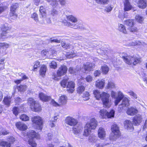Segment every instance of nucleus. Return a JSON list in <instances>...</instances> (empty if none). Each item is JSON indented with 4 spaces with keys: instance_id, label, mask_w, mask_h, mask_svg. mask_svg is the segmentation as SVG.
<instances>
[{
    "instance_id": "nucleus-1",
    "label": "nucleus",
    "mask_w": 147,
    "mask_h": 147,
    "mask_svg": "<svg viewBox=\"0 0 147 147\" xmlns=\"http://www.w3.org/2000/svg\"><path fill=\"white\" fill-rule=\"evenodd\" d=\"M66 18L67 20L71 22V23L67 22L65 23V25L75 29L83 30L84 29V27L82 24L76 23L78 21L77 18L72 15L67 16Z\"/></svg>"
},
{
    "instance_id": "nucleus-2",
    "label": "nucleus",
    "mask_w": 147,
    "mask_h": 147,
    "mask_svg": "<svg viewBox=\"0 0 147 147\" xmlns=\"http://www.w3.org/2000/svg\"><path fill=\"white\" fill-rule=\"evenodd\" d=\"M122 58L125 62L128 65H135L141 61V58L135 55L131 56L125 54L122 56Z\"/></svg>"
},
{
    "instance_id": "nucleus-3",
    "label": "nucleus",
    "mask_w": 147,
    "mask_h": 147,
    "mask_svg": "<svg viewBox=\"0 0 147 147\" xmlns=\"http://www.w3.org/2000/svg\"><path fill=\"white\" fill-rule=\"evenodd\" d=\"M28 104L33 111L39 112L42 110L41 106L40 103L32 98H30L28 99Z\"/></svg>"
},
{
    "instance_id": "nucleus-4",
    "label": "nucleus",
    "mask_w": 147,
    "mask_h": 147,
    "mask_svg": "<svg viewBox=\"0 0 147 147\" xmlns=\"http://www.w3.org/2000/svg\"><path fill=\"white\" fill-rule=\"evenodd\" d=\"M32 121L33 123L35 125V128L38 130H41L42 128L43 120L39 116H35L31 118Z\"/></svg>"
},
{
    "instance_id": "nucleus-5",
    "label": "nucleus",
    "mask_w": 147,
    "mask_h": 147,
    "mask_svg": "<svg viewBox=\"0 0 147 147\" xmlns=\"http://www.w3.org/2000/svg\"><path fill=\"white\" fill-rule=\"evenodd\" d=\"M103 97L101 98L104 106L106 108H109L112 104L111 100L109 99L110 95L105 92H103Z\"/></svg>"
},
{
    "instance_id": "nucleus-6",
    "label": "nucleus",
    "mask_w": 147,
    "mask_h": 147,
    "mask_svg": "<svg viewBox=\"0 0 147 147\" xmlns=\"http://www.w3.org/2000/svg\"><path fill=\"white\" fill-rule=\"evenodd\" d=\"M100 117L103 118H110L113 117L114 116V111L111 110L109 112H108L105 109L101 110L99 111Z\"/></svg>"
},
{
    "instance_id": "nucleus-7",
    "label": "nucleus",
    "mask_w": 147,
    "mask_h": 147,
    "mask_svg": "<svg viewBox=\"0 0 147 147\" xmlns=\"http://www.w3.org/2000/svg\"><path fill=\"white\" fill-rule=\"evenodd\" d=\"M95 64L92 63H84L83 64V66L81 67V71H90L92 70L95 67Z\"/></svg>"
},
{
    "instance_id": "nucleus-8",
    "label": "nucleus",
    "mask_w": 147,
    "mask_h": 147,
    "mask_svg": "<svg viewBox=\"0 0 147 147\" xmlns=\"http://www.w3.org/2000/svg\"><path fill=\"white\" fill-rule=\"evenodd\" d=\"M45 15V14L43 15H42V16L40 17L41 19L39 21L38 23L45 25H49L52 23L51 18L46 16Z\"/></svg>"
},
{
    "instance_id": "nucleus-9",
    "label": "nucleus",
    "mask_w": 147,
    "mask_h": 147,
    "mask_svg": "<svg viewBox=\"0 0 147 147\" xmlns=\"http://www.w3.org/2000/svg\"><path fill=\"white\" fill-rule=\"evenodd\" d=\"M67 70V67L64 65H61L59 67L57 71V75L59 77H61L66 74Z\"/></svg>"
},
{
    "instance_id": "nucleus-10",
    "label": "nucleus",
    "mask_w": 147,
    "mask_h": 147,
    "mask_svg": "<svg viewBox=\"0 0 147 147\" xmlns=\"http://www.w3.org/2000/svg\"><path fill=\"white\" fill-rule=\"evenodd\" d=\"M19 7L18 4L17 3H15L11 6L10 7V13L11 16H13L15 18H16L17 17V15L15 13L16 9Z\"/></svg>"
},
{
    "instance_id": "nucleus-11",
    "label": "nucleus",
    "mask_w": 147,
    "mask_h": 147,
    "mask_svg": "<svg viewBox=\"0 0 147 147\" xmlns=\"http://www.w3.org/2000/svg\"><path fill=\"white\" fill-rule=\"evenodd\" d=\"M91 129H94L97 125V122L94 118L91 119L89 123H88L85 125Z\"/></svg>"
},
{
    "instance_id": "nucleus-12",
    "label": "nucleus",
    "mask_w": 147,
    "mask_h": 147,
    "mask_svg": "<svg viewBox=\"0 0 147 147\" xmlns=\"http://www.w3.org/2000/svg\"><path fill=\"white\" fill-rule=\"evenodd\" d=\"M124 126L125 129L131 131H132L134 129L133 123L129 120H127L124 122Z\"/></svg>"
},
{
    "instance_id": "nucleus-13",
    "label": "nucleus",
    "mask_w": 147,
    "mask_h": 147,
    "mask_svg": "<svg viewBox=\"0 0 147 147\" xmlns=\"http://www.w3.org/2000/svg\"><path fill=\"white\" fill-rule=\"evenodd\" d=\"M66 123L70 126H75L78 122L76 119L72 117H67L65 119Z\"/></svg>"
},
{
    "instance_id": "nucleus-14",
    "label": "nucleus",
    "mask_w": 147,
    "mask_h": 147,
    "mask_svg": "<svg viewBox=\"0 0 147 147\" xmlns=\"http://www.w3.org/2000/svg\"><path fill=\"white\" fill-rule=\"evenodd\" d=\"M81 67L77 65L76 67H71L68 70L69 72L71 74L76 75L80 71H81Z\"/></svg>"
},
{
    "instance_id": "nucleus-15",
    "label": "nucleus",
    "mask_w": 147,
    "mask_h": 147,
    "mask_svg": "<svg viewBox=\"0 0 147 147\" xmlns=\"http://www.w3.org/2000/svg\"><path fill=\"white\" fill-rule=\"evenodd\" d=\"M133 120V123L134 125H138L142 121V116L139 114L136 115L134 117Z\"/></svg>"
},
{
    "instance_id": "nucleus-16",
    "label": "nucleus",
    "mask_w": 147,
    "mask_h": 147,
    "mask_svg": "<svg viewBox=\"0 0 147 147\" xmlns=\"http://www.w3.org/2000/svg\"><path fill=\"white\" fill-rule=\"evenodd\" d=\"M122 103L119 105L120 108H123L124 107H127L129 105V100L126 97H124L122 99Z\"/></svg>"
},
{
    "instance_id": "nucleus-17",
    "label": "nucleus",
    "mask_w": 147,
    "mask_h": 147,
    "mask_svg": "<svg viewBox=\"0 0 147 147\" xmlns=\"http://www.w3.org/2000/svg\"><path fill=\"white\" fill-rule=\"evenodd\" d=\"M16 126L18 129L21 131H24L27 128V125L21 122H18L16 123Z\"/></svg>"
},
{
    "instance_id": "nucleus-18",
    "label": "nucleus",
    "mask_w": 147,
    "mask_h": 147,
    "mask_svg": "<svg viewBox=\"0 0 147 147\" xmlns=\"http://www.w3.org/2000/svg\"><path fill=\"white\" fill-rule=\"evenodd\" d=\"M137 4L139 8L142 9H144L147 6V0H138Z\"/></svg>"
},
{
    "instance_id": "nucleus-19",
    "label": "nucleus",
    "mask_w": 147,
    "mask_h": 147,
    "mask_svg": "<svg viewBox=\"0 0 147 147\" xmlns=\"http://www.w3.org/2000/svg\"><path fill=\"white\" fill-rule=\"evenodd\" d=\"M124 97L123 94L120 92L118 93L117 96L115 98L114 101V103L115 106L117 105L119 102Z\"/></svg>"
},
{
    "instance_id": "nucleus-20",
    "label": "nucleus",
    "mask_w": 147,
    "mask_h": 147,
    "mask_svg": "<svg viewBox=\"0 0 147 147\" xmlns=\"http://www.w3.org/2000/svg\"><path fill=\"white\" fill-rule=\"evenodd\" d=\"M138 110L133 107L129 108L126 111V113L128 115L133 116L137 113Z\"/></svg>"
},
{
    "instance_id": "nucleus-21",
    "label": "nucleus",
    "mask_w": 147,
    "mask_h": 147,
    "mask_svg": "<svg viewBox=\"0 0 147 147\" xmlns=\"http://www.w3.org/2000/svg\"><path fill=\"white\" fill-rule=\"evenodd\" d=\"M106 135L105 129L102 127H100L98 130V136L101 139H103L105 137Z\"/></svg>"
},
{
    "instance_id": "nucleus-22",
    "label": "nucleus",
    "mask_w": 147,
    "mask_h": 147,
    "mask_svg": "<svg viewBox=\"0 0 147 147\" xmlns=\"http://www.w3.org/2000/svg\"><path fill=\"white\" fill-rule=\"evenodd\" d=\"M11 28V27L7 25H5L3 26L2 28V32L1 34V36L2 37L6 36V34L9 32Z\"/></svg>"
},
{
    "instance_id": "nucleus-23",
    "label": "nucleus",
    "mask_w": 147,
    "mask_h": 147,
    "mask_svg": "<svg viewBox=\"0 0 147 147\" xmlns=\"http://www.w3.org/2000/svg\"><path fill=\"white\" fill-rule=\"evenodd\" d=\"M39 97L40 100L45 102L48 101L51 99L50 96H48L42 92L39 94Z\"/></svg>"
},
{
    "instance_id": "nucleus-24",
    "label": "nucleus",
    "mask_w": 147,
    "mask_h": 147,
    "mask_svg": "<svg viewBox=\"0 0 147 147\" xmlns=\"http://www.w3.org/2000/svg\"><path fill=\"white\" fill-rule=\"evenodd\" d=\"M105 81L104 80H98L96 81L95 86L97 88L102 89L104 86Z\"/></svg>"
},
{
    "instance_id": "nucleus-25",
    "label": "nucleus",
    "mask_w": 147,
    "mask_h": 147,
    "mask_svg": "<svg viewBox=\"0 0 147 147\" xmlns=\"http://www.w3.org/2000/svg\"><path fill=\"white\" fill-rule=\"evenodd\" d=\"M75 83L72 81L68 82L67 86V90L70 91V92H73L75 88Z\"/></svg>"
},
{
    "instance_id": "nucleus-26",
    "label": "nucleus",
    "mask_w": 147,
    "mask_h": 147,
    "mask_svg": "<svg viewBox=\"0 0 147 147\" xmlns=\"http://www.w3.org/2000/svg\"><path fill=\"white\" fill-rule=\"evenodd\" d=\"M124 9L125 11H129L132 8V6L129 0H125L124 2Z\"/></svg>"
},
{
    "instance_id": "nucleus-27",
    "label": "nucleus",
    "mask_w": 147,
    "mask_h": 147,
    "mask_svg": "<svg viewBox=\"0 0 147 147\" xmlns=\"http://www.w3.org/2000/svg\"><path fill=\"white\" fill-rule=\"evenodd\" d=\"M28 136L30 138H39V136L38 134L34 130H31L28 133Z\"/></svg>"
},
{
    "instance_id": "nucleus-28",
    "label": "nucleus",
    "mask_w": 147,
    "mask_h": 147,
    "mask_svg": "<svg viewBox=\"0 0 147 147\" xmlns=\"http://www.w3.org/2000/svg\"><path fill=\"white\" fill-rule=\"evenodd\" d=\"M47 70V67L46 65H42L40 69L39 73L40 74L42 77H44L46 74Z\"/></svg>"
},
{
    "instance_id": "nucleus-29",
    "label": "nucleus",
    "mask_w": 147,
    "mask_h": 147,
    "mask_svg": "<svg viewBox=\"0 0 147 147\" xmlns=\"http://www.w3.org/2000/svg\"><path fill=\"white\" fill-rule=\"evenodd\" d=\"M111 130L112 133L120 135L119 128L117 125H112L111 126Z\"/></svg>"
},
{
    "instance_id": "nucleus-30",
    "label": "nucleus",
    "mask_w": 147,
    "mask_h": 147,
    "mask_svg": "<svg viewBox=\"0 0 147 147\" xmlns=\"http://www.w3.org/2000/svg\"><path fill=\"white\" fill-rule=\"evenodd\" d=\"M53 7L55 8L58 4V0H45Z\"/></svg>"
},
{
    "instance_id": "nucleus-31",
    "label": "nucleus",
    "mask_w": 147,
    "mask_h": 147,
    "mask_svg": "<svg viewBox=\"0 0 147 147\" xmlns=\"http://www.w3.org/2000/svg\"><path fill=\"white\" fill-rule=\"evenodd\" d=\"M11 98L8 96L5 97L3 99V102L4 104L9 107L10 106V103L11 102Z\"/></svg>"
},
{
    "instance_id": "nucleus-32",
    "label": "nucleus",
    "mask_w": 147,
    "mask_h": 147,
    "mask_svg": "<svg viewBox=\"0 0 147 147\" xmlns=\"http://www.w3.org/2000/svg\"><path fill=\"white\" fill-rule=\"evenodd\" d=\"M95 97L97 100H99L100 98H101L103 97V92L100 94L98 90H96L94 91L93 92Z\"/></svg>"
},
{
    "instance_id": "nucleus-33",
    "label": "nucleus",
    "mask_w": 147,
    "mask_h": 147,
    "mask_svg": "<svg viewBox=\"0 0 147 147\" xmlns=\"http://www.w3.org/2000/svg\"><path fill=\"white\" fill-rule=\"evenodd\" d=\"M91 129L85 125L84 127V129L83 134V136L86 137L88 136L91 132Z\"/></svg>"
},
{
    "instance_id": "nucleus-34",
    "label": "nucleus",
    "mask_w": 147,
    "mask_h": 147,
    "mask_svg": "<svg viewBox=\"0 0 147 147\" xmlns=\"http://www.w3.org/2000/svg\"><path fill=\"white\" fill-rule=\"evenodd\" d=\"M109 145V144L108 143L105 142H101L96 143L95 146L96 147H108L107 146Z\"/></svg>"
},
{
    "instance_id": "nucleus-35",
    "label": "nucleus",
    "mask_w": 147,
    "mask_h": 147,
    "mask_svg": "<svg viewBox=\"0 0 147 147\" xmlns=\"http://www.w3.org/2000/svg\"><path fill=\"white\" fill-rule=\"evenodd\" d=\"M124 24L129 27L134 26L135 24L134 20L132 19L127 20L125 21Z\"/></svg>"
},
{
    "instance_id": "nucleus-36",
    "label": "nucleus",
    "mask_w": 147,
    "mask_h": 147,
    "mask_svg": "<svg viewBox=\"0 0 147 147\" xmlns=\"http://www.w3.org/2000/svg\"><path fill=\"white\" fill-rule=\"evenodd\" d=\"M67 101V97L65 96H62L60 97L59 100V103L60 105L66 103Z\"/></svg>"
},
{
    "instance_id": "nucleus-37",
    "label": "nucleus",
    "mask_w": 147,
    "mask_h": 147,
    "mask_svg": "<svg viewBox=\"0 0 147 147\" xmlns=\"http://www.w3.org/2000/svg\"><path fill=\"white\" fill-rule=\"evenodd\" d=\"M0 146L2 147H10L11 144L8 142L0 140Z\"/></svg>"
},
{
    "instance_id": "nucleus-38",
    "label": "nucleus",
    "mask_w": 147,
    "mask_h": 147,
    "mask_svg": "<svg viewBox=\"0 0 147 147\" xmlns=\"http://www.w3.org/2000/svg\"><path fill=\"white\" fill-rule=\"evenodd\" d=\"M118 29L120 32L125 34L127 33L125 26L122 24H118Z\"/></svg>"
},
{
    "instance_id": "nucleus-39",
    "label": "nucleus",
    "mask_w": 147,
    "mask_h": 147,
    "mask_svg": "<svg viewBox=\"0 0 147 147\" xmlns=\"http://www.w3.org/2000/svg\"><path fill=\"white\" fill-rule=\"evenodd\" d=\"M120 135V134L112 133L110 134L109 139L111 140H115L119 137Z\"/></svg>"
},
{
    "instance_id": "nucleus-40",
    "label": "nucleus",
    "mask_w": 147,
    "mask_h": 147,
    "mask_svg": "<svg viewBox=\"0 0 147 147\" xmlns=\"http://www.w3.org/2000/svg\"><path fill=\"white\" fill-rule=\"evenodd\" d=\"M88 140L90 142L92 143L96 142L98 140L97 137L93 135L90 136L89 137Z\"/></svg>"
},
{
    "instance_id": "nucleus-41",
    "label": "nucleus",
    "mask_w": 147,
    "mask_h": 147,
    "mask_svg": "<svg viewBox=\"0 0 147 147\" xmlns=\"http://www.w3.org/2000/svg\"><path fill=\"white\" fill-rule=\"evenodd\" d=\"M115 87L114 83L112 81H108V83L106 86V88L111 90Z\"/></svg>"
},
{
    "instance_id": "nucleus-42",
    "label": "nucleus",
    "mask_w": 147,
    "mask_h": 147,
    "mask_svg": "<svg viewBox=\"0 0 147 147\" xmlns=\"http://www.w3.org/2000/svg\"><path fill=\"white\" fill-rule=\"evenodd\" d=\"M73 129L74 134L76 135H77L81 132L82 131V128L79 127L76 128L75 127H74Z\"/></svg>"
},
{
    "instance_id": "nucleus-43",
    "label": "nucleus",
    "mask_w": 147,
    "mask_h": 147,
    "mask_svg": "<svg viewBox=\"0 0 147 147\" xmlns=\"http://www.w3.org/2000/svg\"><path fill=\"white\" fill-rule=\"evenodd\" d=\"M17 88L18 91L20 92H23L25 91L26 88V85H21L17 87Z\"/></svg>"
},
{
    "instance_id": "nucleus-44",
    "label": "nucleus",
    "mask_w": 147,
    "mask_h": 147,
    "mask_svg": "<svg viewBox=\"0 0 147 147\" xmlns=\"http://www.w3.org/2000/svg\"><path fill=\"white\" fill-rule=\"evenodd\" d=\"M31 18L34 19V20L37 23H38L39 21L37 14L36 13H34L31 15Z\"/></svg>"
},
{
    "instance_id": "nucleus-45",
    "label": "nucleus",
    "mask_w": 147,
    "mask_h": 147,
    "mask_svg": "<svg viewBox=\"0 0 147 147\" xmlns=\"http://www.w3.org/2000/svg\"><path fill=\"white\" fill-rule=\"evenodd\" d=\"M136 20L139 23H142L144 20V18L139 15H137L135 17Z\"/></svg>"
},
{
    "instance_id": "nucleus-46",
    "label": "nucleus",
    "mask_w": 147,
    "mask_h": 147,
    "mask_svg": "<svg viewBox=\"0 0 147 147\" xmlns=\"http://www.w3.org/2000/svg\"><path fill=\"white\" fill-rule=\"evenodd\" d=\"M90 96V94L87 92H85L82 95V97L83 100H89V97Z\"/></svg>"
},
{
    "instance_id": "nucleus-47",
    "label": "nucleus",
    "mask_w": 147,
    "mask_h": 147,
    "mask_svg": "<svg viewBox=\"0 0 147 147\" xmlns=\"http://www.w3.org/2000/svg\"><path fill=\"white\" fill-rule=\"evenodd\" d=\"M97 3L102 5H105L108 4L109 0H96Z\"/></svg>"
},
{
    "instance_id": "nucleus-48",
    "label": "nucleus",
    "mask_w": 147,
    "mask_h": 147,
    "mask_svg": "<svg viewBox=\"0 0 147 147\" xmlns=\"http://www.w3.org/2000/svg\"><path fill=\"white\" fill-rule=\"evenodd\" d=\"M101 68L102 72L105 74H107L109 71V68L106 65H104L102 66Z\"/></svg>"
},
{
    "instance_id": "nucleus-49",
    "label": "nucleus",
    "mask_w": 147,
    "mask_h": 147,
    "mask_svg": "<svg viewBox=\"0 0 147 147\" xmlns=\"http://www.w3.org/2000/svg\"><path fill=\"white\" fill-rule=\"evenodd\" d=\"M28 143L32 147H36V144L32 139H30L28 141Z\"/></svg>"
},
{
    "instance_id": "nucleus-50",
    "label": "nucleus",
    "mask_w": 147,
    "mask_h": 147,
    "mask_svg": "<svg viewBox=\"0 0 147 147\" xmlns=\"http://www.w3.org/2000/svg\"><path fill=\"white\" fill-rule=\"evenodd\" d=\"M20 119L24 121H28L29 119V117L27 115H22L20 116Z\"/></svg>"
},
{
    "instance_id": "nucleus-51",
    "label": "nucleus",
    "mask_w": 147,
    "mask_h": 147,
    "mask_svg": "<svg viewBox=\"0 0 147 147\" xmlns=\"http://www.w3.org/2000/svg\"><path fill=\"white\" fill-rule=\"evenodd\" d=\"M85 89V87L84 86H79L77 89V92L79 94H81L84 90Z\"/></svg>"
},
{
    "instance_id": "nucleus-52",
    "label": "nucleus",
    "mask_w": 147,
    "mask_h": 147,
    "mask_svg": "<svg viewBox=\"0 0 147 147\" xmlns=\"http://www.w3.org/2000/svg\"><path fill=\"white\" fill-rule=\"evenodd\" d=\"M9 44L5 42L0 43V48L7 49L9 48Z\"/></svg>"
},
{
    "instance_id": "nucleus-53",
    "label": "nucleus",
    "mask_w": 147,
    "mask_h": 147,
    "mask_svg": "<svg viewBox=\"0 0 147 147\" xmlns=\"http://www.w3.org/2000/svg\"><path fill=\"white\" fill-rule=\"evenodd\" d=\"M50 14L53 16H56L58 14V11L56 9H53L49 12Z\"/></svg>"
},
{
    "instance_id": "nucleus-54",
    "label": "nucleus",
    "mask_w": 147,
    "mask_h": 147,
    "mask_svg": "<svg viewBox=\"0 0 147 147\" xmlns=\"http://www.w3.org/2000/svg\"><path fill=\"white\" fill-rule=\"evenodd\" d=\"M127 30L130 32H134L138 31V29L136 27H134V26L129 27L127 28Z\"/></svg>"
},
{
    "instance_id": "nucleus-55",
    "label": "nucleus",
    "mask_w": 147,
    "mask_h": 147,
    "mask_svg": "<svg viewBox=\"0 0 147 147\" xmlns=\"http://www.w3.org/2000/svg\"><path fill=\"white\" fill-rule=\"evenodd\" d=\"M75 56L76 54L74 51L68 52L66 55V57L68 58H73Z\"/></svg>"
},
{
    "instance_id": "nucleus-56",
    "label": "nucleus",
    "mask_w": 147,
    "mask_h": 147,
    "mask_svg": "<svg viewBox=\"0 0 147 147\" xmlns=\"http://www.w3.org/2000/svg\"><path fill=\"white\" fill-rule=\"evenodd\" d=\"M50 67L51 68L55 69L57 67V65L56 62L54 61H52L50 64Z\"/></svg>"
},
{
    "instance_id": "nucleus-57",
    "label": "nucleus",
    "mask_w": 147,
    "mask_h": 147,
    "mask_svg": "<svg viewBox=\"0 0 147 147\" xmlns=\"http://www.w3.org/2000/svg\"><path fill=\"white\" fill-rule=\"evenodd\" d=\"M113 7H111V5H108L105 7V11L107 12H109L111 11Z\"/></svg>"
},
{
    "instance_id": "nucleus-58",
    "label": "nucleus",
    "mask_w": 147,
    "mask_h": 147,
    "mask_svg": "<svg viewBox=\"0 0 147 147\" xmlns=\"http://www.w3.org/2000/svg\"><path fill=\"white\" fill-rule=\"evenodd\" d=\"M129 94L131 96H132V98L134 99H137V94L132 91H130L128 92Z\"/></svg>"
},
{
    "instance_id": "nucleus-59",
    "label": "nucleus",
    "mask_w": 147,
    "mask_h": 147,
    "mask_svg": "<svg viewBox=\"0 0 147 147\" xmlns=\"http://www.w3.org/2000/svg\"><path fill=\"white\" fill-rule=\"evenodd\" d=\"M13 114L16 116H17L19 112V108L16 107H14L13 109Z\"/></svg>"
},
{
    "instance_id": "nucleus-60",
    "label": "nucleus",
    "mask_w": 147,
    "mask_h": 147,
    "mask_svg": "<svg viewBox=\"0 0 147 147\" xmlns=\"http://www.w3.org/2000/svg\"><path fill=\"white\" fill-rule=\"evenodd\" d=\"M9 133V132L3 129H0V135H6Z\"/></svg>"
},
{
    "instance_id": "nucleus-61",
    "label": "nucleus",
    "mask_w": 147,
    "mask_h": 147,
    "mask_svg": "<svg viewBox=\"0 0 147 147\" xmlns=\"http://www.w3.org/2000/svg\"><path fill=\"white\" fill-rule=\"evenodd\" d=\"M8 142L10 143L11 144L13 143L16 141L15 138L13 137H10L8 139Z\"/></svg>"
},
{
    "instance_id": "nucleus-62",
    "label": "nucleus",
    "mask_w": 147,
    "mask_h": 147,
    "mask_svg": "<svg viewBox=\"0 0 147 147\" xmlns=\"http://www.w3.org/2000/svg\"><path fill=\"white\" fill-rule=\"evenodd\" d=\"M86 81L88 82H91L93 79L92 77L88 75V76L85 78Z\"/></svg>"
},
{
    "instance_id": "nucleus-63",
    "label": "nucleus",
    "mask_w": 147,
    "mask_h": 147,
    "mask_svg": "<svg viewBox=\"0 0 147 147\" xmlns=\"http://www.w3.org/2000/svg\"><path fill=\"white\" fill-rule=\"evenodd\" d=\"M101 72L100 70H96L95 71L94 73V75L95 77L99 76Z\"/></svg>"
},
{
    "instance_id": "nucleus-64",
    "label": "nucleus",
    "mask_w": 147,
    "mask_h": 147,
    "mask_svg": "<svg viewBox=\"0 0 147 147\" xmlns=\"http://www.w3.org/2000/svg\"><path fill=\"white\" fill-rule=\"evenodd\" d=\"M53 137V135L51 134H49L46 137V140L47 141L51 140L52 139Z\"/></svg>"
}]
</instances>
